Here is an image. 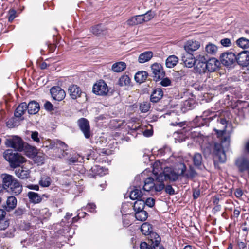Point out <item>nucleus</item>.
I'll list each match as a JSON object with an SVG mask.
<instances>
[{
  "instance_id": "b1692460",
  "label": "nucleus",
  "mask_w": 249,
  "mask_h": 249,
  "mask_svg": "<svg viewBox=\"0 0 249 249\" xmlns=\"http://www.w3.org/2000/svg\"><path fill=\"white\" fill-rule=\"evenodd\" d=\"M33 214L38 218L42 220L49 218L51 215L48 209L45 208L42 210H36V212H33Z\"/></svg>"
},
{
  "instance_id": "423d86ee",
  "label": "nucleus",
  "mask_w": 249,
  "mask_h": 249,
  "mask_svg": "<svg viewBox=\"0 0 249 249\" xmlns=\"http://www.w3.org/2000/svg\"><path fill=\"white\" fill-rule=\"evenodd\" d=\"M5 143L7 147L13 148L18 151H20L23 148V141L20 137L17 136L7 139Z\"/></svg>"
},
{
  "instance_id": "f03ea898",
  "label": "nucleus",
  "mask_w": 249,
  "mask_h": 249,
  "mask_svg": "<svg viewBox=\"0 0 249 249\" xmlns=\"http://www.w3.org/2000/svg\"><path fill=\"white\" fill-rule=\"evenodd\" d=\"M157 165L158 163L157 162L154 165L153 174L156 176L155 179L151 177H148L145 179V175L148 172L147 170L144 171L139 176L140 178L144 179V184L143 186V190L147 192H150L151 193L160 192L165 188L164 183L158 179L159 174L155 171V168Z\"/></svg>"
},
{
  "instance_id": "a18cd8bd",
  "label": "nucleus",
  "mask_w": 249,
  "mask_h": 249,
  "mask_svg": "<svg viewBox=\"0 0 249 249\" xmlns=\"http://www.w3.org/2000/svg\"><path fill=\"white\" fill-rule=\"evenodd\" d=\"M19 124V120L18 118H12L7 122L6 125L9 128H13L18 126Z\"/></svg>"
},
{
  "instance_id": "412c9836",
  "label": "nucleus",
  "mask_w": 249,
  "mask_h": 249,
  "mask_svg": "<svg viewBox=\"0 0 249 249\" xmlns=\"http://www.w3.org/2000/svg\"><path fill=\"white\" fill-rule=\"evenodd\" d=\"M182 60L185 66L188 68H191L195 65L196 59L193 57L191 53H187L182 56Z\"/></svg>"
},
{
  "instance_id": "13d9d810",
  "label": "nucleus",
  "mask_w": 249,
  "mask_h": 249,
  "mask_svg": "<svg viewBox=\"0 0 249 249\" xmlns=\"http://www.w3.org/2000/svg\"><path fill=\"white\" fill-rule=\"evenodd\" d=\"M96 206L93 203H89L87 206H86L87 210L91 213H95L96 212L95 211Z\"/></svg>"
},
{
  "instance_id": "c756f323",
  "label": "nucleus",
  "mask_w": 249,
  "mask_h": 249,
  "mask_svg": "<svg viewBox=\"0 0 249 249\" xmlns=\"http://www.w3.org/2000/svg\"><path fill=\"white\" fill-rule=\"evenodd\" d=\"M27 109V105L26 103H21L17 107L15 111V116L16 118H19L24 113Z\"/></svg>"
},
{
  "instance_id": "052dcab7",
  "label": "nucleus",
  "mask_w": 249,
  "mask_h": 249,
  "mask_svg": "<svg viewBox=\"0 0 249 249\" xmlns=\"http://www.w3.org/2000/svg\"><path fill=\"white\" fill-rule=\"evenodd\" d=\"M152 245L150 244V245L147 244L145 242L141 243L140 245L141 249H152Z\"/></svg>"
},
{
  "instance_id": "c03bdc74",
  "label": "nucleus",
  "mask_w": 249,
  "mask_h": 249,
  "mask_svg": "<svg viewBox=\"0 0 249 249\" xmlns=\"http://www.w3.org/2000/svg\"><path fill=\"white\" fill-rule=\"evenodd\" d=\"M135 212V217L138 220L144 221L147 218L148 213L145 211L142 210Z\"/></svg>"
},
{
  "instance_id": "a19ab883",
  "label": "nucleus",
  "mask_w": 249,
  "mask_h": 249,
  "mask_svg": "<svg viewBox=\"0 0 249 249\" xmlns=\"http://www.w3.org/2000/svg\"><path fill=\"white\" fill-rule=\"evenodd\" d=\"M237 45L243 49L249 48V39L245 37H241L236 41Z\"/></svg>"
},
{
  "instance_id": "20e7f679",
  "label": "nucleus",
  "mask_w": 249,
  "mask_h": 249,
  "mask_svg": "<svg viewBox=\"0 0 249 249\" xmlns=\"http://www.w3.org/2000/svg\"><path fill=\"white\" fill-rule=\"evenodd\" d=\"M3 156L4 159L9 162L11 167L13 168L19 166L20 164L26 161L24 157L17 152H13L11 149L6 150L4 152Z\"/></svg>"
},
{
  "instance_id": "9d476101",
  "label": "nucleus",
  "mask_w": 249,
  "mask_h": 249,
  "mask_svg": "<svg viewBox=\"0 0 249 249\" xmlns=\"http://www.w3.org/2000/svg\"><path fill=\"white\" fill-rule=\"evenodd\" d=\"M221 63L225 66H230L236 61V55L232 52H226L220 56Z\"/></svg>"
},
{
  "instance_id": "393cba45",
  "label": "nucleus",
  "mask_w": 249,
  "mask_h": 249,
  "mask_svg": "<svg viewBox=\"0 0 249 249\" xmlns=\"http://www.w3.org/2000/svg\"><path fill=\"white\" fill-rule=\"evenodd\" d=\"M163 93L160 88L156 89L151 95V101L156 103L158 102L163 96Z\"/></svg>"
},
{
  "instance_id": "ea45409f",
  "label": "nucleus",
  "mask_w": 249,
  "mask_h": 249,
  "mask_svg": "<svg viewBox=\"0 0 249 249\" xmlns=\"http://www.w3.org/2000/svg\"><path fill=\"white\" fill-rule=\"evenodd\" d=\"M149 240L151 245H158L160 242V237L156 233L152 232L149 235Z\"/></svg>"
},
{
  "instance_id": "5701e85b",
  "label": "nucleus",
  "mask_w": 249,
  "mask_h": 249,
  "mask_svg": "<svg viewBox=\"0 0 249 249\" xmlns=\"http://www.w3.org/2000/svg\"><path fill=\"white\" fill-rule=\"evenodd\" d=\"M219 62L215 58L210 59L208 61H206L207 71L211 72L215 71L219 67Z\"/></svg>"
},
{
  "instance_id": "2eb2a0df",
  "label": "nucleus",
  "mask_w": 249,
  "mask_h": 249,
  "mask_svg": "<svg viewBox=\"0 0 249 249\" xmlns=\"http://www.w3.org/2000/svg\"><path fill=\"white\" fill-rule=\"evenodd\" d=\"M68 93L72 99H76L81 96L82 92L79 87L72 84L69 87Z\"/></svg>"
},
{
  "instance_id": "cd10ccee",
  "label": "nucleus",
  "mask_w": 249,
  "mask_h": 249,
  "mask_svg": "<svg viewBox=\"0 0 249 249\" xmlns=\"http://www.w3.org/2000/svg\"><path fill=\"white\" fill-rule=\"evenodd\" d=\"M218 51L217 47L214 44L209 42L205 47V52L208 55H215Z\"/></svg>"
},
{
  "instance_id": "a211bd4d",
  "label": "nucleus",
  "mask_w": 249,
  "mask_h": 249,
  "mask_svg": "<svg viewBox=\"0 0 249 249\" xmlns=\"http://www.w3.org/2000/svg\"><path fill=\"white\" fill-rule=\"evenodd\" d=\"M14 181L7 190L15 195H18L22 192V186L17 179Z\"/></svg>"
},
{
  "instance_id": "ddd939ff",
  "label": "nucleus",
  "mask_w": 249,
  "mask_h": 249,
  "mask_svg": "<svg viewBox=\"0 0 249 249\" xmlns=\"http://www.w3.org/2000/svg\"><path fill=\"white\" fill-rule=\"evenodd\" d=\"M236 62L242 66L249 65V51H243L236 55Z\"/></svg>"
},
{
  "instance_id": "8fccbe9b",
  "label": "nucleus",
  "mask_w": 249,
  "mask_h": 249,
  "mask_svg": "<svg viewBox=\"0 0 249 249\" xmlns=\"http://www.w3.org/2000/svg\"><path fill=\"white\" fill-rule=\"evenodd\" d=\"M91 32L93 34L98 36L102 34L104 30L101 25H97L92 27Z\"/></svg>"
},
{
  "instance_id": "4d7b16f0",
  "label": "nucleus",
  "mask_w": 249,
  "mask_h": 249,
  "mask_svg": "<svg viewBox=\"0 0 249 249\" xmlns=\"http://www.w3.org/2000/svg\"><path fill=\"white\" fill-rule=\"evenodd\" d=\"M155 204V200L152 198H146L145 200V205H146L149 207H152Z\"/></svg>"
},
{
  "instance_id": "f704fd0d",
  "label": "nucleus",
  "mask_w": 249,
  "mask_h": 249,
  "mask_svg": "<svg viewBox=\"0 0 249 249\" xmlns=\"http://www.w3.org/2000/svg\"><path fill=\"white\" fill-rule=\"evenodd\" d=\"M27 196L30 200L33 203H38L42 200V197L36 193L29 192Z\"/></svg>"
},
{
  "instance_id": "aec40b11",
  "label": "nucleus",
  "mask_w": 249,
  "mask_h": 249,
  "mask_svg": "<svg viewBox=\"0 0 249 249\" xmlns=\"http://www.w3.org/2000/svg\"><path fill=\"white\" fill-rule=\"evenodd\" d=\"M91 171L92 173H89V176L92 178L95 177L96 175L102 176L107 173V169L97 165L93 166L91 168Z\"/></svg>"
},
{
  "instance_id": "774afa93",
  "label": "nucleus",
  "mask_w": 249,
  "mask_h": 249,
  "mask_svg": "<svg viewBox=\"0 0 249 249\" xmlns=\"http://www.w3.org/2000/svg\"><path fill=\"white\" fill-rule=\"evenodd\" d=\"M237 245L239 249H246V244L243 242H238L237 243Z\"/></svg>"
},
{
  "instance_id": "2f4dec72",
  "label": "nucleus",
  "mask_w": 249,
  "mask_h": 249,
  "mask_svg": "<svg viewBox=\"0 0 249 249\" xmlns=\"http://www.w3.org/2000/svg\"><path fill=\"white\" fill-rule=\"evenodd\" d=\"M17 200L15 196L8 197L6 200V209L7 211L13 210L17 206Z\"/></svg>"
},
{
  "instance_id": "f8f14e48",
  "label": "nucleus",
  "mask_w": 249,
  "mask_h": 249,
  "mask_svg": "<svg viewBox=\"0 0 249 249\" xmlns=\"http://www.w3.org/2000/svg\"><path fill=\"white\" fill-rule=\"evenodd\" d=\"M52 97L55 100L62 101L66 96L65 91L60 87H53L50 89Z\"/></svg>"
},
{
  "instance_id": "49530a36",
  "label": "nucleus",
  "mask_w": 249,
  "mask_h": 249,
  "mask_svg": "<svg viewBox=\"0 0 249 249\" xmlns=\"http://www.w3.org/2000/svg\"><path fill=\"white\" fill-rule=\"evenodd\" d=\"M143 22H147L151 20L155 16V13L152 11H149L144 14L141 15Z\"/></svg>"
},
{
  "instance_id": "e433bc0d",
  "label": "nucleus",
  "mask_w": 249,
  "mask_h": 249,
  "mask_svg": "<svg viewBox=\"0 0 249 249\" xmlns=\"http://www.w3.org/2000/svg\"><path fill=\"white\" fill-rule=\"evenodd\" d=\"M141 231L143 234L145 235H150V234L152 233V226L148 223H144L141 227Z\"/></svg>"
},
{
  "instance_id": "1a4fd4ad",
  "label": "nucleus",
  "mask_w": 249,
  "mask_h": 249,
  "mask_svg": "<svg viewBox=\"0 0 249 249\" xmlns=\"http://www.w3.org/2000/svg\"><path fill=\"white\" fill-rule=\"evenodd\" d=\"M151 68L154 78L156 81L164 76L165 73L161 64L155 63L151 65Z\"/></svg>"
},
{
  "instance_id": "603ef678",
  "label": "nucleus",
  "mask_w": 249,
  "mask_h": 249,
  "mask_svg": "<svg viewBox=\"0 0 249 249\" xmlns=\"http://www.w3.org/2000/svg\"><path fill=\"white\" fill-rule=\"evenodd\" d=\"M80 156L78 154L75 155L73 157H71L68 159V162L69 164L74 163L76 162H81V160H79Z\"/></svg>"
},
{
  "instance_id": "6ab92c4d",
  "label": "nucleus",
  "mask_w": 249,
  "mask_h": 249,
  "mask_svg": "<svg viewBox=\"0 0 249 249\" xmlns=\"http://www.w3.org/2000/svg\"><path fill=\"white\" fill-rule=\"evenodd\" d=\"M15 173L17 177L21 179H26L29 178L30 171L24 167L15 168Z\"/></svg>"
},
{
  "instance_id": "e2e57ef3",
  "label": "nucleus",
  "mask_w": 249,
  "mask_h": 249,
  "mask_svg": "<svg viewBox=\"0 0 249 249\" xmlns=\"http://www.w3.org/2000/svg\"><path fill=\"white\" fill-rule=\"evenodd\" d=\"M44 107H45L46 109H47V110H48L49 111H51V110H52L53 109V105L51 103H50L49 101L46 102L44 104Z\"/></svg>"
},
{
  "instance_id": "4c0bfd02",
  "label": "nucleus",
  "mask_w": 249,
  "mask_h": 249,
  "mask_svg": "<svg viewBox=\"0 0 249 249\" xmlns=\"http://www.w3.org/2000/svg\"><path fill=\"white\" fill-rule=\"evenodd\" d=\"M32 158L34 162L37 164V165H42L44 163L45 160V156L42 153L38 152L36 155H33Z\"/></svg>"
},
{
  "instance_id": "9b49d317",
  "label": "nucleus",
  "mask_w": 249,
  "mask_h": 249,
  "mask_svg": "<svg viewBox=\"0 0 249 249\" xmlns=\"http://www.w3.org/2000/svg\"><path fill=\"white\" fill-rule=\"evenodd\" d=\"M50 146L51 148L56 147L62 151L61 154L58 155L60 158H65L68 155V152H67L68 151V145L63 142L56 140L53 142V143H51Z\"/></svg>"
},
{
  "instance_id": "f3484780",
  "label": "nucleus",
  "mask_w": 249,
  "mask_h": 249,
  "mask_svg": "<svg viewBox=\"0 0 249 249\" xmlns=\"http://www.w3.org/2000/svg\"><path fill=\"white\" fill-rule=\"evenodd\" d=\"M1 178L2 180L3 189H7L16 179L12 176L7 174H2Z\"/></svg>"
},
{
  "instance_id": "4be33fe9",
  "label": "nucleus",
  "mask_w": 249,
  "mask_h": 249,
  "mask_svg": "<svg viewBox=\"0 0 249 249\" xmlns=\"http://www.w3.org/2000/svg\"><path fill=\"white\" fill-rule=\"evenodd\" d=\"M6 212L0 209V230H5L9 225V221L6 217Z\"/></svg>"
},
{
  "instance_id": "680f3d73",
  "label": "nucleus",
  "mask_w": 249,
  "mask_h": 249,
  "mask_svg": "<svg viewBox=\"0 0 249 249\" xmlns=\"http://www.w3.org/2000/svg\"><path fill=\"white\" fill-rule=\"evenodd\" d=\"M160 84L164 87H167L169 86L171 84V81L168 78H165L163 79L161 82Z\"/></svg>"
},
{
  "instance_id": "7c9ffc66",
  "label": "nucleus",
  "mask_w": 249,
  "mask_h": 249,
  "mask_svg": "<svg viewBox=\"0 0 249 249\" xmlns=\"http://www.w3.org/2000/svg\"><path fill=\"white\" fill-rule=\"evenodd\" d=\"M126 67V64L124 62L120 61L112 65L111 70L115 72H121L125 69Z\"/></svg>"
},
{
  "instance_id": "f257e3e1",
  "label": "nucleus",
  "mask_w": 249,
  "mask_h": 249,
  "mask_svg": "<svg viewBox=\"0 0 249 249\" xmlns=\"http://www.w3.org/2000/svg\"><path fill=\"white\" fill-rule=\"evenodd\" d=\"M214 134L205 137L199 136L197 141L201 146V149L206 155H208L212 152L218 157L220 162L225 161L226 157L223 150V147H228L230 144L229 136L224 135V131L214 129Z\"/></svg>"
},
{
  "instance_id": "58836bf2",
  "label": "nucleus",
  "mask_w": 249,
  "mask_h": 249,
  "mask_svg": "<svg viewBox=\"0 0 249 249\" xmlns=\"http://www.w3.org/2000/svg\"><path fill=\"white\" fill-rule=\"evenodd\" d=\"M130 198L132 200H138L142 199L143 197L142 195V191L138 189H135L133 191H131L130 193Z\"/></svg>"
},
{
  "instance_id": "4468645a",
  "label": "nucleus",
  "mask_w": 249,
  "mask_h": 249,
  "mask_svg": "<svg viewBox=\"0 0 249 249\" xmlns=\"http://www.w3.org/2000/svg\"><path fill=\"white\" fill-rule=\"evenodd\" d=\"M200 47V43L199 41L193 40L187 41L184 45V49L187 53H191L192 52L197 50Z\"/></svg>"
},
{
  "instance_id": "79ce46f5",
  "label": "nucleus",
  "mask_w": 249,
  "mask_h": 249,
  "mask_svg": "<svg viewBox=\"0 0 249 249\" xmlns=\"http://www.w3.org/2000/svg\"><path fill=\"white\" fill-rule=\"evenodd\" d=\"M51 181V179L49 177L43 176L41 177L39 184L43 187H47L50 185Z\"/></svg>"
},
{
  "instance_id": "bf43d9fd",
  "label": "nucleus",
  "mask_w": 249,
  "mask_h": 249,
  "mask_svg": "<svg viewBox=\"0 0 249 249\" xmlns=\"http://www.w3.org/2000/svg\"><path fill=\"white\" fill-rule=\"evenodd\" d=\"M165 190L166 193L169 194L170 195H173L175 194V190L172 188V187L170 185H167L165 188Z\"/></svg>"
},
{
  "instance_id": "6e6552de",
  "label": "nucleus",
  "mask_w": 249,
  "mask_h": 249,
  "mask_svg": "<svg viewBox=\"0 0 249 249\" xmlns=\"http://www.w3.org/2000/svg\"><path fill=\"white\" fill-rule=\"evenodd\" d=\"M77 123L85 138H89L91 136V133L88 121L85 118H82L78 120Z\"/></svg>"
},
{
  "instance_id": "6e6d98bb",
  "label": "nucleus",
  "mask_w": 249,
  "mask_h": 249,
  "mask_svg": "<svg viewBox=\"0 0 249 249\" xmlns=\"http://www.w3.org/2000/svg\"><path fill=\"white\" fill-rule=\"evenodd\" d=\"M31 138L34 142L37 143L40 142V139L38 137V133L36 131L32 132Z\"/></svg>"
},
{
  "instance_id": "a878e982",
  "label": "nucleus",
  "mask_w": 249,
  "mask_h": 249,
  "mask_svg": "<svg viewBox=\"0 0 249 249\" xmlns=\"http://www.w3.org/2000/svg\"><path fill=\"white\" fill-rule=\"evenodd\" d=\"M142 16L141 15L133 16L128 19L126 23L129 26H134L143 23Z\"/></svg>"
},
{
  "instance_id": "3c124183",
  "label": "nucleus",
  "mask_w": 249,
  "mask_h": 249,
  "mask_svg": "<svg viewBox=\"0 0 249 249\" xmlns=\"http://www.w3.org/2000/svg\"><path fill=\"white\" fill-rule=\"evenodd\" d=\"M150 107V104L148 102H143L140 105V109L141 112L145 113L147 112Z\"/></svg>"
},
{
  "instance_id": "0eeeda50",
  "label": "nucleus",
  "mask_w": 249,
  "mask_h": 249,
  "mask_svg": "<svg viewBox=\"0 0 249 249\" xmlns=\"http://www.w3.org/2000/svg\"><path fill=\"white\" fill-rule=\"evenodd\" d=\"M93 93L98 95L105 96L107 95L108 89L107 84L103 80H100L93 86Z\"/></svg>"
},
{
  "instance_id": "338daca9",
  "label": "nucleus",
  "mask_w": 249,
  "mask_h": 249,
  "mask_svg": "<svg viewBox=\"0 0 249 249\" xmlns=\"http://www.w3.org/2000/svg\"><path fill=\"white\" fill-rule=\"evenodd\" d=\"M143 134L144 136L149 137L152 135L153 131L151 130H145L143 131Z\"/></svg>"
},
{
  "instance_id": "0e129e2a",
  "label": "nucleus",
  "mask_w": 249,
  "mask_h": 249,
  "mask_svg": "<svg viewBox=\"0 0 249 249\" xmlns=\"http://www.w3.org/2000/svg\"><path fill=\"white\" fill-rule=\"evenodd\" d=\"M170 124L173 126H178L179 127H182L185 125V123L183 122H175L171 123Z\"/></svg>"
},
{
  "instance_id": "39448f33",
  "label": "nucleus",
  "mask_w": 249,
  "mask_h": 249,
  "mask_svg": "<svg viewBox=\"0 0 249 249\" xmlns=\"http://www.w3.org/2000/svg\"><path fill=\"white\" fill-rule=\"evenodd\" d=\"M207 59L203 55H198L196 57L195 70L196 72L203 74L207 71L206 66Z\"/></svg>"
},
{
  "instance_id": "864d4df0",
  "label": "nucleus",
  "mask_w": 249,
  "mask_h": 249,
  "mask_svg": "<svg viewBox=\"0 0 249 249\" xmlns=\"http://www.w3.org/2000/svg\"><path fill=\"white\" fill-rule=\"evenodd\" d=\"M220 43L224 47H230L231 45V40L229 38H226L221 40Z\"/></svg>"
},
{
  "instance_id": "69168bd1",
  "label": "nucleus",
  "mask_w": 249,
  "mask_h": 249,
  "mask_svg": "<svg viewBox=\"0 0 249 249\" xmlns=\"http://www.w3.org/2000/svg\"><path fill=\"white\" fill-rule=\"evenodd\" d=\"M27 187L31 190L38 191L39 190V186L38 185L30 184L27 186Z\"/></svg>"
},
{
  "instance_id": "473e14b6",
  "label": "nucleus",
  "mask_w": 249,
  "mask_h": 249,
  "mask_svg": "<svg viewBox=\"0 0 249 249\" xmlns=\"http://www.w3.org/2000/svg\"><path fill=\"white\" fill-rule=\"evenodd\" d=\"M178 61V57L174 55L169 56L166 60V66L167 68H172L174 67Z\"/></svg>"
},
{
  "instance_id": "c85d7f7f",
  "label": "nucleus",
  "mask_w": 249,
  "mask_h": 249,
  "mask_svg": "<svg viewBox=\"0 0 249 249\" xmlns=\"http://www.w3.org/2000/svg\"><path fill=\"white\" fill-rule=\"evenodd\" d=\"M28 112L30 114H35L39 110V105L36 101L30 102L27 105Z\"/></svg>"
},
{
  "instance_id": "5fc2aeb1",
  "label": "nucleus",
  "mask_w": 249,
  "mask_h": 249,
  "mask_svg": "<svg viewBox=\"0 0 249 249\" xmlns=\"http://www.w3.org/2000/svg\"><path fill=\"white\" fill-rule=\"evenodd\" d=\"M16 17V11L14 9H11L9 11L8 20L12 22Z\"/></svg>"
},
{
  "instance_id": "bb28decb",
  "label": "nucleus",
  "mask_w": 249,
  "mask_h": 249,
  "mask_svg": "<svg viewBox=\"0 0 249 249\" xmlns=\"http://www.w3.org/2000/svg\"><path fill=\"white\" fill-rule=\"evenodd\" d=\"M153 53L151 51H146L142 53L139 56L138 61L140 63H144L149 61L153 57Z\"/></svg>"
},
{
  "instance_id": "72a5a7b5",
  "label": "nucleus",
  "mask_w": 249,
  "mask_h": 249,
  "mask_svg": "<svg viewBox=\"0 0 249 249\" xmlns=\"http://www.w3.org/2000/svg\"><path fill=\"white\" fill-rule=\"evenodd\" d=\"M148 73L145 71H140L136 73L134 78L137 82L142 83L146 79Z\"/></svg>"
},
{
  "instance_id": "37998d69",
  "label": "nucleus",
  "mask_w": 249,
  "mask_h": 249,
  "mask_svg": "<svg viewBox=\"0 0 249 249\" xmlns=\"http://www.w3.org/2000/svg\"><path fill=\"white\" fill-rule=\"evenodd\" d=\"M130 81L131 79L128 75H123L119 78L118 84L121 87L128 86L129 85Z\"/></svg>"
},
{
  "instance_id": "c9c22d12",
  "label": "nucleus",
  "mask_w": 249,
  "mask_h": 249,
  "mask_svg": "<svg viewBox=\"0 0 249 249\" xmlns=\"http://www.w3.org/2000/svg\"><path fill=\"white\" fill-rule=\"evenodd\" d=\"M145 198L137 200L133 205V209L135 211H142L145 206Z\"/></svg>"
},
{
  "instance_id": "de8ad7c7",
  "label": "nucleus",
  "mask_w": 249,
  "mask_h": 249,
  "mask_svg": "<svg viewBox=\"0 0 249 249\" xmlns=\"http://www.w3.org/2000/svg\"><path fill=\"white\" fill-rule=\"evenodd\" d=\"M196 173L192 167H190L189 169L187 171H185L184 174L181 176H183L188 178H194Z\"/></svg>"
},
{
  "instance_id": "09e8293b",
  "label": "nucleus",
  "mask_w": 249,
  "mask_h": 249,
  "mask_svg": "<svg viewBox=\"0 0 249 249\" xmlns=\"http://www.w3.org/2000/svg\"><path fill=\"white\" fill-rule=\"evenodd\" d=\"M202 156L199 153H196L193 157V162L194 165L196 166L201 165L202 163Z\"/></svg>"
},
{
  "instance_id": "7ed1b4c3",
  "label": "nucleus",
  "mask_w": 249,
  "mask_h": 249,
  "mask_svg": "<svg viewBox=\"0 0 249 249\" xmlns=\"http://www.w3.org/2000/svg\"><path fill=\"white\" fill-rule=\"evenodd\" d=\"M178 168H175V171L172 170L169 168H166L163 172L158 175V179L162 183L165 180H169L171 181L177 180L179 176L184 174L186 170V166L184 163H180L178 165Z\"/></svg>"
},
{
  "instance_id": "dca6fc26",
  "label": "nucleus",
  "mask_w": 249,
  "mask_h": 249,
  "mask_svg": "<svg viewBox=\"0 0 249 249\" xmlns=\"http://www.w3.org/2000/svg\"><path fill=\"white\" fill-rule=\"evenodd\" d=\"M214 112H212L210 110H206L203 112L202 116L197 117L196 119L199 121H203L204 122L201 123V124L206 125L208 121L213 120L214 116H215Z\"/></svg>"
}]
</instances>
